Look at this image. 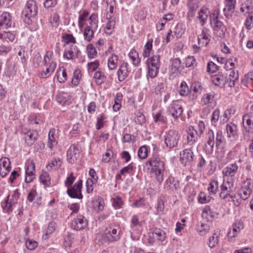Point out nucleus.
Returning <instances> with one entry per match:
<instances>
[{
    "label": "nucleus",
    "mask_w": 253,
    "mask_h": 253,
    "mask_svg": "<svg viewBox=\"0 0 253 253\" xmlns=\"http://www.w3.org/2000/svg\"><path fill=\"white\" fill-rule=\"evenodd\" d=\"M224 137L221 131H218L216 135V141H214V135L211 130H209L206 137V143L205 144V150L208 154H211L213 151L214 145L218 148L223 142Z\"/></svg>",
    "instance_id": "obj_1"
},
{
    "label": "nucleus",
    "mask_w": 253,
    "mask_h": 253,
    "mask_svg": "<svg viewBox=\"0 0 253 253\" xmlns=\"http://www.w3.org/2000/svg\"><path fill=\"white\" fill-rule=\"evenodd\" d=\"M120 231L118 226L111 224L106 228L104 233L98 235V242L104 244L107 242L117 241L120 238Z\"/></svg>",
    "instance_id": "obj_2"
},
{
    "label": "nucleus",
    "mask_w": 253,
    "mask_h": 253,
    "mask_svg": "<svg viewBox=\"0 0 253 253\" xmlns=\"http://www.w3.org/2000/svg\"><path fill=\"white\" fill-rule=\"evenodd\" d=\"M148 163L151 167V172L155 174L158 182L161 183L163 180V176L165 169L164 163L161 160L158 156L156 155H153L149 160Z\"/></svg>",
    "instance_id": "obj_3"
},
{
    "label": "nucleus",
    "mask_w": 253,
    "mask_h": 253,
    "mask_svg": "<svg viewBox=\"0 0 253 253\" xmlns=\"http://www.w3.org/2000/svg\"><path fill=\"white\" fill-rule=\"evenodd\" d=\"M211 25L213 31V33L217 37L223 38L226 32V28L223 23L220 21L217 16L211 20Z\"/></svg>",
    "instance_id": "obj_4"
},
{
    "label": "nucleus",
    "mask_w": 253,
    "mask_h": 253,
    "mask_svg": "<svg viewBox=\"0 0 253 253\" xmlns=\"http://www.w3.org/2000/svg\"><path fill=\"white\" fill-rule=\"evenodd\" d=\"M179 138V136L177 131L169 130L165 136V143L169 148L174 147L178 143Z\"/></svg>",
    "instance_id": "obj_5"
},
{
    "label": "nucleus",
    "mask_w": 253,
    "mask_h": 253,
    "mask_svg": "<svg viewBox=\"0 0 253 253\" xmlns=\"http://www.w3.org/2000/svg\"><path fill=\"white\" fill-rule=\"evenodd\" d=\"M234 181L232 180L230 181L227 180L226 181H224L220 186L221 192L219 194V197L224 200L227 199L228 197L233 198L231 193Z\"/></svg>",
    "instance_id": "obj_6"
},
{
    "label": "nucleus",
    "mask_w": 253,
    "mask_h": 253,
    "mask_svg": "<svg viewBox=\"0 0 253 253\" xmlns=\"http://www.w3.org/2000/svg\"><path fill=\"white\" fill-rule=\"evenodd\" d=\"M239 166L236 163H230L226 166L222 170V173L224 176L231 178V180H233V178L236 174Z\"/></svg>",
    "instance_id": "obj_7"
},
{
    "label": "nucleus",
    "mask_w": 253,
    "mask_h": 253,
    "mask_svg": "<svg viewBox=\"0 0 253 253\" xmlns=\"http://www.w3.org/2000/svg\"><path fill=\"white\" fill-rule=\"evenodd\" d=\"M82 188V180H80L73 187L68 189L67 193L71 198L81 199L83 198L81 193Z\"/></svg>",
    "instance_id": "obj_8"
},
{
    "label": "nucleus",
    "mask_w": 253,
    "mask_h": 253,
    "mask_svg": "<svg viewBox=\"0 0 253 253\" xmlns=\"http://www.w3.org/2000/svg\"><path fill=\"white\" fill-rule=\"evenodd\" d=\"M12 18L7 12H0V30L7 29L11 26Z\"/></svg>",
    "instance_id": "obj_9"
},
{
    "label": "nucleus",
    "mask_w": 253,
    "mask_h": 253,
    "mask_svg": "<svg viewBox=\"0 0 253 253\" xmlns=\"http://www.w3.org/2000/svg\"><path fill=\"white\" fill-rule=\"evenodd\" d=\"M88 221L82 215L75 218L72 222V228L77 231L83 230L87 227Z\"/></svg>",
    "instance_id": "obj_10"
},
{
    "label": "nucleus",
    "mask_w": 253,
    "mask_h": 253,
    "mask_svg": "<svg viewBox=\"0 0 253 253\" xmlns=\"http://www.w3.org/2000/svg\"><path fill=\"white\" fill-rule=\"evenodd\" d=\"M22 132L25 135V140L27 145L29 146L32 145L37 140L38 137V133L36 130L23 129Z\"/></svg>",
    "instance_id": "obj_11"
},
{
    "label": "nucleus",
    "mask_w": 253,
    "mask_h": 253,
    "mask_svg": "<svg viewBox=\"0 0 253 253\" xmlns=\"http://www.w3.org/2000/svg\"><path fill=\"white\" fill-rule=\"evenodd\" d=\"M80 151L75 145L71 146L67 152V160L70 163H74L80 157Z\"/></svg>",
    "instance_id": "obj_12"
},
{
    "label": "nucleus",
    "mask_w": 253,
    "mask_h": 253,
    "mask_svg": "<svg viewBox=\"0 0 253 253\" xmlns=\"http://www.w3.org/2000/svg\"><path fill=\"white\" fill-rule=\"evenodd\" d=\"M236 0H224L223 12L226 18H229L234 12Z\"/></svg>",
    "instance_id": "obj_13"
},
{
    "label": "nucleus",
    "mask_w": 253,
    "mask_h": 253,
    "mask_svg": "<svg viewBox=\"0 0 253 253\" xmlns=\"http://www.w3.org/2000/svg\"><path fill=\"white\" fill-rule=\"evenodd\" d=\"M35 164L33 161L26 163L25 182H31L35 178Z\"/></svg>",
    "instance_id": "obj_14"
},
{
    "label": "nucleus",
    "mask_w": 253,
    "mask_h": 253,
    "mask_svg": "<svg viewBox=\"0 0 253 253\" xmlns=\"http://www.w3.org/2000/svg\"><path fill=\"white\" fill-rule=\"evenodd\" d=\"M242 123L246 133H253V116L246 114L243 116Z\"/></svg>",
    "instance_id": "obj_15"
},
{
    "label": "nucleus",
    "mask_w": 253,
    "mask_h": 253,
    "mask_svg": "<svg viewBox=\"0 0 253 253\" xmlns=\"http://www.w3.org/2000/svg\"><path fill=\"white\" fill-rule=\"evenodd\" d=\"M180 161L184 165L192 162L194 160V155L191 149H185L180 153Z\"/></svg>",
    "instance_id": "obj_16"
},
{
    "label": "nucleus",
    "mask_w": 253,
    "mask_h": 253,
    "mask_svg": "<svg viewBox=\"0 0 253 253\" xmlns=\"http://www.w3.org/2000/svg\"><path fill=\"white\" fill-rule=\"evenodd\" d=\"M79 50L77 46L74 44L70 45L64 51L63 57L67 60L73 59L77 57Z\"/></svg>",
    "instance_id": "obj_17"
},
{
    "label": "nucleus",
    "mask_w": 253,
    "mask_h": 253,
    "mask_svg": "<svg viewBox=\"0 0 253 253\" xmlns=\"http://www.w3.org/2000/svg\"><path fill=\"white\" fill-rule=\"evenodd\" d=\"M38 7L36 3L33 0H28L26 5L25 12L26 16L28 17H34L37 14Z\"/></svg>",
    "instance_id": "obj_18"
},
{
    "label": "nucleus",
    "mask_w": 253,
    "mask_h": 253,
    "mask_svg": "<svg viewBox=\"0 0 253 253\" xmlns=\"http://www.w3.org/2000/svg\"><path fill=\"white\" fill-rule=\"evenodd\" d=\"M12 198L10 202L8 201L9 196L7 197V200L5 201L4 205L2 206L4 209H6L7 211H12V206L16 203L17 199L19 197V193L18 189H16L13 191V193L11 196Z\"/></svg>",
    "instance_id": "obj_19"
},
{
    "label": "nucleus",
    "mask_w": 253,
    "mask_h": 253,
    "mask_svg": "<svg viewBox=\"0 0 253 253\" xmlns=\"http://www.w3.org/2000/svg\"><path fill=\"white\" fill-rule=\"evenodd\" d=\"M250 179H247L240 191V198L244 200L247 199L252 193V190L250 188Z\"/></svg>",
    "instance_id": "obj_20"
},
{
    "label": "nucleus",
    "mask_w": 253,
    "mask_h": 253,
    "mask_svg": "<svg viewBox=\"0 0 253 253\" xmlns=\"http://www.w3.org/2000/svg\"><path fill=\"white\" fill-rule=\"evenodd\" d=\"M169 112L173 118H177L182 115L183 109L177 101H175L171 104Z\"/></svg>",
    "instance_id": "obj_21"
},
{
    "label": "nucleus",
    "mask_w": 253,
    "mask_h": 253,
    "mask_svg": "<svg viewBox=\"0 0 253 253\" xmlns=\"http://www.w3.org/2000/svg\"><path fill=\"white\" fill-rule=\"evenodd\" d=\"M198 134L194 127L190 126L187 130V143L191 146L193 145L197 140Z\"/></svg>",
    "instance_id": "obj_22"
},
{
    "label": "nucleus",
    "mask_w": 253,
    "mask_h": 253,
    "mask_svg": "<svg viewBox=\"0 0 253 253\" xmlns=\"http://www.w3.org/2000/svg\"><path fill=\"white\" fill-rule=\"evenodd\" d=\"M240 10L244 14L253 15V0H246L242 4Z\"/></svg>",
    "instance_id": "obj_23"
},
{
    "label": "nucleus",
    "mask_w": 253,
    "mask_h": 253,
    "mask_svg": "<svg viewBox=\"0 0 253 253\" xmlns=\"http://www.w3.org/2000/svg\"><path fill=\"white\" fill-rule=\"evenodd\" d=\"M244 228V223L241 221H236L232 225V230H230L228 233V237L229 238L236 236L240 231Z\"/></svg>",
    "instance_id": "obj_24"
},
{
    "label": "nucleus",
    "mask_w": 253,
    "mask_h": 253,
    "mask_svg": "<svg viewBox=\"0 0 253 253\" xmlns=\"http://www.w3.org/2000/svg\"><path fill=\"white\" fill-rule=\"evenodd\" d=\"M56 67V63L51 62L46 68V70L42 71L38 74V76L40 78L45 79L48 78L54 71Z\"/></svg>",
    "instance_id": "obj_25"
},
{
    "label": "nucleus",
    "mask_w": 253,
    "mask_h": 253,
    "mask_svg": "<svg viewBox=\"0 0 253 253\" xmlns=\"http://www.w3.org/2000/svg\"><path fill=\"white\" fill-rule=\"evenodd\" d=\"M128 64L126 62L123 63L120 66V68L117 72L118 80L120 82H123L127 77L128 75Z\"/></svg>",
    "instance_id": "obj_26"
},
{
    "label": "nucleus",
    "mask_w": 253,
    "mask_h": 253,
    "mask_svg": "<svg viewBox=\"0 0 253 253\" xmlns=\"http://www.w3.org/2000/svg\"><path fill=\"white\" fill-rule=\"evenodd\" d=\"M212 82L216 86H223L227 82V78L222 74H217L211 77Z\"/></svg>",
    "instance_id": "obj_27"
},
{
    "label": "nucleus",
    "mask_w": 253,
    "mask_h": 253,
    "mask_svg": "<svg viewBox=\"0 0 253 253\" xmlns=\"http://www.w3.org/2000/svg\"><path fill=\"white\" fill-rule=\"evenodd\" d=\"M199 6L196 0H193L190 1L188 4V16L192 18L194 16L196 11H197Z\"/></svg>",
    "instance_id": "obj_28"
},
{
    "label": "nucleus",
    "mask_w": 253,
    "mask_h": 253,
    "mask_svg": "<svg viewBox=\"0 0 253 253\" xmlns=\"http://www.w3.org/2000/svg\"><path fill=\"white\" fill-rule=\"evenodd\" d=\"M227 136L228 137H235L238 134L237 126L236 125L230 123L226 125V127Z\"/></svg>",
    "instance_id": "obj_29"
},
{
    "label": "nucleus",
    "mask_w": 253,
    "mask_h": 253,
    "mask_svg": "<svg viewBox=\"0 0 253 253\" xmlns=\"http://www.w3.org/2000/svg\"><path fill=\"white\" fill-rule=\"evenodd\" d=\"M210 11L206 7H202L198 12V19L200 21L202 25H203L208 19Z\"/></svg>",
    "instance_id": "obj_30"
},
{
    "label": "nucleus",
    "mask_w": 253,
    "mask_h": 253,
    "mask_svg": "<svg viewBox=\"0 0 253 253\" xmlns=\"http://www.w3.org/2000/svg\"><path fill=\"white\" fill-rule=\"evenodd\" d=\"M92 206L98 212L102 211L104 209V202L101 198L98 197L92 201Z\"/></svg>",
    "instance_id": "obj_31"
},
{
    "label": "nucleus",
    "mask_w": 253,
    "mask_h": 253,
    "mask_svg": "<svg viewBox=\"0 0 253 253\" xmlns=\"http://www.w3.org/2000/svg\"><path fill=\"white\" fill-rule=\"evenodd\" d=\"M56 77L59 83H64L67 79L66 69L63 67H60L56 71Z\"/></svg>",
    "instance_id": "obj_32"
},
{
    "label": "nucleus",
    "mask_w": 253,
    "mask_h": 253,
    "mask_svg": "<svg viewBox=\"0 0 253 253\" xmlns=\"http://www.w3.org/2000/svg\"><path fill=\"white\" fill-rule=\"evenodd\" d=\"M133 169V167L131 165H128L127 166L121 169L120 173L117 174L116 176V178L117 180H122V176L126 175L127 174L130 173Z\"/></svg>",
    "instance_id": "obj_33"
},
{
    "label": "nucleus",
    "mask_w": 253,
    "mask_h": 253,
    "mask_svg": "<svg viewBox=\"0 0 253 253\" xmlns=\"http://www.w3.org/2000/svg\"><path fill=\"white\" fill-rule=\"evenodd\" d=\"M156 238L159 241H164L166 238L165 232L160 228H152L150 230Z\"/></svg>",
    "instance_id": "obj_34"
},
{
    "label": "nucleus",
    "mask_w": 253,
    "mask_h": 253,
    "mask_svg": "<svg viewBox=\"0 0 253 253\" xmlns=\"http://www.w3.org/2000/svg\"><path fill=\"white\" fill-rule=\"evenodd\" d=\"M55 130L52 129L50 130L48 133V139L47 146L50 149H52L54 146L56 145L57 142L54 135Z\"/></svg>",
    "instance_id": "obj_35"
},
{
    "label": "nucleus",
    "mask_w": 253,
    "mask_h": 253,
    "mask_svg": "<svg viewBox=\"0 0 253 253\" xmlns=\"http://www.w3.org/2000/svg\"><path fill=\"white\" fill-rule=\"evenodd\" d=\"M160 58L159 55H155L151 58H148L147 66H160Z\"/></svg>",
    "instance_id": "obj_36"
},
{
    "label": "nucleus",
    "mask_w": 253,
    "mask_h": 253,
    "mask_svg": "<svg viewBox=\"0 0 253 253\" xmlns=\"http://www.w3.org/2000/svg\"><path fill=\"white\" fill-rule=\"evenodd\" d=\"M128 56L131 59L132 63L134 65H137L140 62L138 56V52L133 49H132L128 53Z\"/></svg>",
    "instance_id": "obj_37"
},
{
    "label": "nucleus",
    "mask_w": 253,
    "mask_h": 253,
    "mask_svg": "<svg viewBox=\"0 0 253 253\" xmlns=\"http://www.w3.org/2000/svg\"><path fill=\"white\" fill-rule=\"evenodd\" d=\"M118 62V57L115 54H112L108 60V67L109 69L113 70L116 68Z\"/></svg>",
    "instance_id": "obj_38"
},
{
    "label": "nucleus",
    "mask_w": 253,
    "mask_h": 253,
    "mask_svg": "<svg viewBox=\"0 0 253 253\" xmlns=\"http://www.w3.org/2000/svg\"><path fill=\"white\" fill-rule=\"evenodd\" d=\"M115 18H111L108 21L105 28V32L106 34L110 35L112 33L115 28Z\"/></svg>",
    "instance_id": "obj_39"
},
{
    "label": "nucleus",
    "mask_w": 253,
    "mask_h": 253,
    "mask_svg": "<svg viewBox=\"0 0 253 253\" xmlns=\"http://www.w3.org/2000/svg\"><path fill=\"white\" fill-rule=\"evenodd\" d=\"M40 181L45 186H49L50 185V177L46 172H43L40 176Z\"/></svg>",
    "instance_id": "obj_40"
},
{
    "label": "nucleus",
    "mask_w": 253,
    "mask_h": 253,
    "mask_svg": "<svg viewBox=\"0 0 253 253\" xmlns=\"http://www.w3.org/2000/svg\"><path fill=\"white\" fill-rule=\"evenodd\" d=\"M15 39V35L11 32H3L0 34V40L3 42H8L13 41Z\"/></svg>",
    "instance_id": "obj_41"
},
{
    "label": "nucleus",
    "mask_w": 253,
    "mask_h": 253,
    "mask_svg": "<svg viewBox=\"0 0 253 253\" xmlns=\"http://www.w3.org/2000/svg\"><path fill=\"white\" fill-rule=\"evenodd\" d=\"M93 29L94 28H92L91 26H87L84 29V39L88 42L90 41L93 38L94 34Z\"/></svg>",
    "instance_id": "obj_42"
},
{
    "label": "nucleus",
    "mask_w": 253,
    "mask_h": 253,
    "mask_svg": "<svg viewBox=\"0 0 253 253\" xmlns=\"http://www.w3.org/2000/svg\"><path fill=\"white\" fill-rule=\"evenodd\" d=\"M238 72H235L234 70L231 71L229 74L230 83L229 84V85L230 87L234 86L235 85V82L238 81Z\"/></svg>",
    "instance_id": "obj_43"
},
{
    "label": "nucleus",
    "mask_w": 253,
    "mask_h": 253,
    "mask_svg": "<svg viewBox=\"0 0 253 253\" xmlns=\"http://www.w3.org/2000/svg\"><path fill=\"white\" fill-rule=\"evenodd\" d=\"M198 41L199 46H197V45H194L193 46L194 52H198L201 49V47L206 46L210 42L208 41L207 40H205L203 39H201L199 37H198Z\"/></svg>",
    "instance_id": "obj_44"
},
{
    "label": "nucleus",
    "mask_w": 253,
    "mask_h": 253,
    "mask_svg": "<svg viewBox=\"0 0 253 253\" xmlns=\"http://www.w3.org/2000/svg\"><path fill=\"white\" fill-rule=\"evenodd\" d=\"M94 78L96 80V84L100 85L105 81L106 77L104 73L98 71L94 74Z\"/></svg>",
    "instance_id": "obj_45"
},
{
    "label": "nucleus",
    "mask_w": 253,
    "mask_h": 253,
    "mask_svg": "<svg viewBox=\"0 0 253 253\" xmlns=\"http://www.w3.org/2000/svg\"><path fill=\"white\" fill-rule=\"evenodd\" d=\"M171 69L174 73L179 72L181 70V61L179 58H175L172 60Z\"/></svg>",
    "instance_id": "obj_46"
},
{
    "label": "nucleus",
    "mask_w": 253,
    "mask_h": 253,
    "mask_svg": "<svg viewBox=\"0 0 253 253\" xmlns=\"http://www.w3.org/2000/svg\"><path fill=\"white\" fill-rule=\"evenodd\" d=\"M203 89V87L201 83L199 82H195L192 84L191 86V90H192L195 93L196 96L198 94H201Z\"/></svg>",
    "instance_id": "obj_47"
},
{
    "label": "nucleus",
    "mask_w": 253,
    "mask_h": 253,
    "mask_svg": "<svg viewBox=\"0 0 253 253\" xmlns=\"http://www.w3.org/2000/svg\"><path fill=\"white\" fill-rule=\"evenodd\" d=\"M60 16L56 13H53L49 18V22L52 27H57L59 24Z\"/></svg>",
    "instance_id": "obj_48"
},
{
    "label": "nucleus",
    "mask_w": 253,
    "mask_h": 253,
    "mask_svg": "<svg viewBox=\"0 0 253 253\" xmlns=\"http://www.w3.org/2000/svg\"><path fill=\"white\" fill-rule=\"evenodd\" d=\"M190 92V89L185 82H182L179 87V93L181 96H186Z\"/></svg>",
    "instance_id": "obj_49"
},
{
    "label": "nucleus",
    "mask_w": 253,
    "mask_h": 253,
    "mask_svg": "<svg viewBox=\"0 0 253 253\" xmlns=\"http://www.w3.org/2000/svg\"><path fill=\"white\" fill-rule=\"evenodd\" d=\"M210 226L205 223H201L200 225L197 227V231L201 235H205L208 233L210 230Z\"/></svg>",
    "instance_id": "obj_50"
},
{
    "label": "nucleus",
    "mask_w": 253,
    "mask_h": 253,
    "mask_svg": "<svg viewBox=\"0 0 253 253\" xmlns=\"http://www.w3.org/2000/svg\"><path fill=\"white\" fill-rule=\"evenodd\" d=\"M214 96V94L213 92L207 93L203 97L201 102L204 105L208 104L213 101Z\"/></svg>",
    "instance_id": "obj_51"
},
{
    "label": "nucleus",
    "mask_w": 253,
    "mask_h": 253,
    "mask_svg": "<svg viewBox=\"0 0 253 253\" xmlns=\"http://www.w3.org/2000/svg\"><path fill=\"white\" fill-rule=\"evenodd\" d=\"M148 69V75L151 78H154L157 76L159 73L160 66H147Z\"/></svg>",
    "instance_id": "obj_52"
},
{
    "label": "nucleus",
    "mask_w": 253,
    "mask_h": 253,
    "mask_svg": "<svg viewBox=\"0 0 253 253\" xmlns=\"http://www.w3.org/2000/svg\"><path fill=\"white\" fill-rule=\"evenodd\" d=\"M88 57L90 58H94L97 55V51L93 45L90 44L86 46Z\"/></svg>",
    "instance_id": "obj_53"
},
{
    "label": "nucleus",
    "mask_w": 253,
    "mask_h": 253,
    "mask_svg": "<svg viewBox=\"0 0 253 253\" xmlns=\"http://www.w3.org/2000/svg\"><path fill=\"white\" fill-rule=\"evenodd\" d=\"M218 189V183L217 181L213 180L209 184L208 191L211 194H215Z\"/></svg>",
    "instance_id": "obj_54"
},
{
    "label": "nucleus",
    "mask_w": 253,
    "mask_h": 253,
    "mask_svg": "<svg viewBox=\"0 0 253 253\" xmlns=\"http://www.w3.org/2000/svg\"><path fill=\"white\" fill-rule=\"evenodd\" d=\"M81 77L80 73L78 70H75L74 73V76L72 78L71 83L74 86H77L80 83V80Z\"/></svg>",
    "instance_id": "obj_55"
},
{
    "label": "nucleus",
    "mask_w": 253,
    "mask_h": 253,
    "mask_svg": "<svg viewBox=\"0 0 253 253\" xmlns=\"http://www.w3.org/2000/svg\"><path fill=\"white\" fill-rule=\"evenodd\" d=\"M198 37L201 39L207 40L208 41L210 42L211 40L210 30L206 28H204L202 31L201 34L199 35Z\"/></svg>",
    "instance_id": "obj_56"
},
{
    "label": "nucleus",
    "mask_w": 253,
    "mask_h": 253,
    "mask_svg": "<svg viewBox=\"0 0 253 253\" xmlns=\"http://www.w3.org/2000/svg\"><path fill=\"white\" fill-rule=\"evenodd\" d=\"M198 37L201 39L207 40L208 41L210 42L211 40L210 30L206 28H204L202 31L201 34L199 35Z\"/></svg>",
    "instance_id": "obj_57"
},
{
    "label": "nucleus",
    "mask_w": 253,
    "mask_h": 253,
    "mask_svg": "<svg viewBox=\"0 0 253 253\" xmlns=\"http://www.w3.org/2000/svg\"><path fill=\"white\" fill-rule=\"evenodd\" d=\"M218 242V235L216 233L209 238V246L210 248L214 247Z\"/></svg>",
    "instance_id": "obj_58"
},
{
    "label": "nucleus",
    "mask_w": 253,
    "mask_h": 253,
    "mask_svg": "<svg viewBox=\"0 0 253 253\" xmlns=\"http://www.w3.org/2000/svg\"><path fill=\"white\" fill-rule=\"evenodd\" d=\"M211 199L210 196H207L204 192H201L199 196V201L202 204H205L209 202Z\"/></svg>",
    "instance_id": "obj_59"
},
{
    "label": "nucleus",
    "mask_w": 253,
    "mask_h": 253,
    "mask_svg": "<svg viewBox=\"0 0 253 253\" xmlns=\"http://www.w3.org/2000/svg\"><path fill=\"white\" fill-rule=\"evenodd\" d=\"M147 148L145 146H141L138 151V156L139 158L144 159L147 156Z\"/></svg>",
    "instance_id": "obj_60"
},
{
    "label": "nucleus",
    "mask_w": 253,
    "mask_h": 253,
    "mask_svg": "<svg viewBox=\"0 0 253 253\" xmlns=\"http://www.w3.org/2000/svg\"><path fill=\"white\" fill-rule=\"evenodd\" d=\"M106 119V117L104 114H101L98 118L96 124V129L99 130L102 128L104 126V120Z\"/></svg>",
    "instance_id": "obj_61"
},
{
    "label": "nucleus",
    "mask_w": 253,
    "mask_h": 253,
    "mask_svg": "<svg viewBox=\"0 0 253 253\" xmlns=\"http://www.w3.org/2000/svg\"><path fill=\"white\" fill-rule=\"evenodd\" d=\"M167 87L164 83L158 84L155 88V93L157 94L161 95L163 92L166 91Z\"/></svg>",
    "instance_id": "obj_62"
},
{
    "label": "nucleus",
    "mask_w": 253,
    "mask_h": 253,
    "mask_svg": "<svg viewBox=\"0 0 253 253\" xmlns=\"http://www.w3.org/2000/svg\"><path fill=\"white\" fill-rule=\"evenodd\" d=\"M95 171L94 169H91L89 171V174L91 178H88L87 181L88 182H91V184H95L97 181V177L95 176Z\"/></svg>",
    "instance_id": "obj_63"
},
{
    "label": "nucleus",
    "mask_w": 253,
    "mask_h": 253,
    "mask_svg": "<svg viewBox=\"0 0 253 253\" xmlns=\"http://www.w3.org/2000/svg\"><path fill=\"white\" fill-rule=\"evenodd\" d=\"M218 66L213 62H209L207 65V72L209 73H214L218 70Z\"/></svg>",
    "instance_id": "obj_64"
}]
</instances>
